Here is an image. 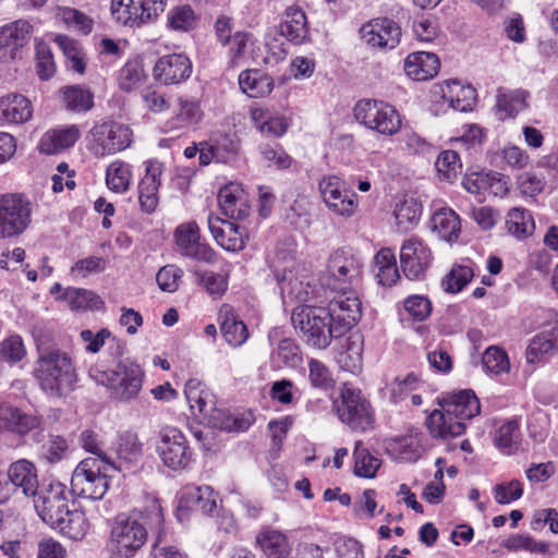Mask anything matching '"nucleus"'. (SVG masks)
Returning a JSON list of instances; mask_svg holds the SVG:
<instances>
[{
    "label": "nucleus",
    "instance_id": "f257e3e1",
    "mask_svg": "<svg viewBox=\"0 0 558 558\" xmlns=\"http://www.w3.org/2000/svg\"><path fill=\"white\" fill-rule=\"evenodd\" d=\"M361 301L349 287L316 289V348L325 349L332 339H339L361 317Z\"/></svg>",
    "mask_w": 558,
    "mask_h": 558
},
{
    "label": "nucleus",
    "instance_id": "f03ea898",
    "mask_svg": "<svg viewBox=\"0 0 558 558\" xmlns=\"http://www.w3.org/2000/svg\"><path fill=\"white\" fill-rule=\"evenodd\" d=\"M34 498L37 514L51 529L71 539L84 537L86 518L82 511L70 509L65 485L60 482L43 483Z\"/></svg>",
    "mask_w": 558,
    "mask_h": 558
},
{
    "label": "nucleus",
    "instance_id": "7ed1b4c3",
    "mask_svg": "<svg viewBox=\"0 0 558 558\" xmlns=\"http://www.w3.org/2000/svg\"><path fill=\"white\" fill-rule=\"evenodd\" d=\"M144 522L125 515H118L111 524L109 545L113 554L120 558H132L147 539V529L157 534L154 544L157 550L163 535V514L158 502L154 501L141 514Z\"/></svg>",
    "mask_w": 558,
    "mask_h": 558
},
{
    "label": "nucleus",
    "instance_id": "20e7f679",
    "mask_svg": "<svg viewBox=\"0 0 558 558\" xmlns=\"http://www.w3.org/2000/svg\"><path fill=\"white\" fill-rule=\"evenodd\" d=\"M316 388L325 391L337 411L339 418L351 429L365 432L374 426V411L368 400L360 390L343 387L338 395L330 372L316 361Z\"/></svg>",
    "mask_w": 558,
    "mask_h": 558
},
{
    "label": "nucleus",
    "instance_id": "39448f33",
    "mask_svg": "<svg viewBox=\"0 0 558 558\" xmlns=\"http://www.w3.org/2000/svg\"><path fill=\"white\" fill-rule=\"evenodd\" d=\"M440 410H434L427 418V426L437 438L457 437L464 433L465 421L480 413L481 405L472 390H462L444 399Z\"/></svg>",
    "mask_w": 558,
    "mask_h": 558
},
{
    "label": "nucleus",
    "instance_id": "423d86ee",
    "mask_svg": "<svg viewBox=\"0 0 558 558\" xmlns=\"http://www.w3.org/2000/svg\"><path fill=\"white\" fill-rule=\"evenodd\" d=\"M38 360L35 377L40 388L50 396H62L74 388L77 376L71 357L56 345L38 340Z\"/></svg>",
    "mask_w": 558,
    "mask_h": 558
},
{
    "label": "nucleus",
    "instance_id": "0eeeda50",
    "mask_svg": "<svg viewBox=\"0 0 558 558\" xmlns=\"http://www.w3.org/2000/svg\"><path fill=\"white\" fill-rule=\"evenodd\" d=\"M110 471H117V466L107 456H104L102 459L86 458L82 460L72 473V494L92 500L101 499L109 487Z\"/></svg>",
    "mask_w": 558,
    "mask_h": 558
},
{
    "label": "nucleus",
    "instance_id": "6e6552de",
    "mask_svg": "<svg viewBox=\"0 0 558 558\" xmlns=\"http://www.w3.org/2000/svg\"><path fill=\"white\" fill-rule=\"evenodd\" d=\"M89 376L97 384L109 388L114 398L128 401L134 399L141 391L145 372L134 361L125 359L120 361L113 369L92 367Z\"/></svg>",
    "mask_w": 558,
    "mask_h": 558
},
{
    "label": "nucleus",
    "instance_id": "1a4fd4ad",
    "mask_svg": "<svg viewBox=\"0 0 558 558\" xmlns=\"http://www.w3.org/2000/svg\"><path fill=\"white\" fill-rule=\"evenodd\" d=\"M362 264L350 248H337L329 254L325 263V270L319 275V289H337L351 286L361 275Z\"/></svg>",
    "mask_w": 558,
    "mask_h": 558
},
{
    "label": "nucleus",
    "instance_id": "9d476101",
    "mask_svg": "<svg viewBox=\"0 0 558 558\" xmlns=\"http://www.w3.org/2000/svg\"><path fill=\"white\" fill-rule=\"evenodd\" d=\"M355 120L385 136H393L401 129V117L398 110L380 100L363 99L354 107Z\"/></svg>",
    "mask_w": 558,
    "mask_h": 558
},
{
    "label": "nucleus",
    "instance_id": "9b49d317",
    "mask_svg": "<svg viewBox=\"0 0 558 558\" xmlns=\"http://www.w3.org/2000/svg\"><path fill=\"white\" fill-rule=\"evenodd\" d=\"M167 0H111V14L120 24L141 27L156 21Z\"/></svg>",
    "mask_w": 558,
    "mask_h": 558
},
{
    "label": "nucleus",
    "instance_id": "f8f14e48",
    "mask_svg": "<svg viewBox=\"0 0 558 558\" xmlns=\"http://www.w3.org/2000/svg\"><path fill=\"white\" fill-rule=\"evenodd\" d=\"M32 204L22 194L0 196V239L22 234L31 223Z\"/></svg>",
    "mask_w": 558,
    "mask_h": 558
},
{
    "label": "nucleus",
    "instance_id": "ddd939ff",
    "mask_svg": "<svg viewBox=\"0 0 558 558\" xmlns=\"http://www.w3.org/2000/svg\"><path fill=\"white\" fill-rule=\"evenodd\" d=\"M89 149L95 156L104 157L124 150L131 145L132 131L119 122H104L90 130Z\"/></svg>",
    "mask_w": 558,
    "mask_h": 558
},
{
    "label": "nucleus",
    "instance_id": "4468645a",
    "mask_svg": "<svg viewBox=\"0 0 558 558\" xmlns=\"http://www.w3.org/2000/svg\"><path fill=\"white\" fill-rule=\"evenodd\" d=\"M156 451L167 468L185 469L192 461V450L185 435L177 427H165L159 432Z\"/></svg>",
    "mask_w": 558,
    "mask_h": 558
},
{
    "label": "nucleus",
    "instance_id": "2eb2a0df",
    "mask_svg": "<svg viewBox=\"0 0 558 558\" xmlns=\"http://www.w3.org/2000/svg\"><path fill=\"white\" fill-rule=\"evenodd\" d=\"M319 191L327 208L336 216L352 217L359 207L357 196L347 190L337 177H329L320 181Z\"/></svg>",
    "mask_w": 558,
    "mask_h": 558
},
{
    "label": "nucleus",
    "instance_id": "dca6fc26",
    "mask_svg": "<svg viewBox=\"0 0 558 558\" xmlns=\"http://www.w3.org/2000/svg\"><path fill=\"white\" fill-rule=\"evenodd\" d=\"M361 38L371 48L393 49L401 39V28L387 17L373 19L360 28Z\"/></svg>",
    "mask_w": 558,
    "mask_h": 558
},
{
    "label": "nucleus",
    "instance_id": "f3484780",
    "mask_svg": "<svg viewBox=\"0 0 558 558\" xmlns=\"http://www.w3.org/2000/svg\"><path fill=\"white\" fill-rule=\"evenodd\" d=\"M174 238L178 251L183 256L208 264L216 262L215 251L199 241V228L196 222L190 221L180 225L175 229Z\"/></svg>",
    "mask_w": 558,
    "mask_h": 558
},
{
    "label": "nucleus",
    "instance_id": "a211bd4d",
    "mask_svg": "<svg viewBox=\"0 0 558 558\" xmlns=\"http://www.w3.org/2000/svg\"><path fill=\"white\" fill-rule=\"evenodd\" d=\"M432 258L429 247L418 239L411 238L401 247V268L405 277L411 280L424 277Z\"/></svg>",
    "mask_w": 558,
    "mask_h": 558
},
{
    "label": "nucleus",
    "instance_id": "6ab92c4d",
    "mask_svg": "<svg viewBox=\"0 0 558 558\" xmlns=\"http://www.w3.org/2000/svg\"><path fill=\"white\" fill-rule=\"evenodd\" d=\"M32 25L19 20L0 27V62H11L20 57L21 49L29 40Z\"/></svg>",
    "mask_w": 558,
    "mask_h": 558
},
{
    "label": "nucleus",
    "instance_id": "aec40b11",
    "mask_svg": "<svg viewBox=\"0 0 558 558\" xmlns=\"http://www.w3.org/2000/svg\"><path fill=\"white\" fill-rule=\"evenodd\" d=\"M192 73V62L184 53H170L160 57L154 65V77L163 85L180 84Z\"/></svg>",
    "mask_w": 558,
    "mask_h": 558
},
{
    "label": "nucleus",
    "instance_id": "412c9836",
    "mask_svg": "<svg viewBox=\"0 0 558 558\" xmlns=\"http://www.w3.org/2000/svg\"><path fill=\"white\" fill-rule=\"evenodd\" d=\"M145 165V175L138 184V201L141 209L151 214L159 203L158 191L161 185L163 165L158 160H148Z\"/></svg>",
    "mask_w": 558,
    "mask_h": 558
},
{
    "label": "nucleus",
    "instance_id": "4be33fe9",
    "mask_svg": "<svg viewBox=\"0 0 558 558\" xmlns=\"http://www.w3.org/2000/svg\"><path fill=\"white\" fill-rule=\"evenodd\" d=\"M218 204L221 213L234 220H242L250 215L248 196L241 184L231 182L218 192Z\"/></svg>",
    "mask_w": 558,
    "mask_h": 558
},
{
    "label": "nucleus",
    "instance_id": "5701e85b",
    "mask_svg": "<svg viewBox=\"0 0 558 558\" xmlns=\"http://www.w3.org/2000/svg\"><path fill=\"white\" fill-rule=\"evenodd\" d=\"M41 426V416L26 413L21 409L0 404V429H5L20 436L27 435Z\"/></svg>",
    "mask_w": 558,
    "mask_h": 558
},
{
    "label": "nucleus",
    "instance_id": "b1692460",
    "mask_svg": "<svg viewBox=\"0 0 558 558\" xmlns=\"http://www.w3.org/2000/svg\"><path fill=\"white\" fill-rule=\"evenodd\" d=\"M207 225L217 244L226 251L236 252L244 248L243 233L238 225L223 220L213 213L207 216Z\"/></svg>",
    "mask_w": 558,
    "mask_h": 558
},
{
    "label": "nucleus",
    "instance_id": "393cba45",
    "mask_svg": "<svg viewBox=\"0 0 558 558\" xmlns=\"http://www.w3.org/2000/svg\"><path fill=\"white\" fill-rule=\"evenodd\" d=\"M7 474L14 486V494L21 490L26 497H35L40 489L37 469L27 459L12 462L8 468Z\"/></svg>",
    "mask_w": 558,
    "mask_h": 558
},
{
    "label": "nucleus",
    "instance_id": "a878e982",
    "mask_svg": "<svg viewBox=\"0 0 558 558\" xmlns=\"http://www.w3.org/2000/svg\"><path fill=\"white\" fill-rule=\"evenodd\" d=\"M228 64L231 68L247 65L255 59L257 40L250 32L238 31L226 46Z\"/></svg>",
    "mask_w": 558,
    "mask_h": 558
},
{
    "label": "nucleus",
    "instance_id": "bb28decb",
    "mask_svg": "<svg viewBox=\"0 0 558 558\" xmlns=\"http://www.w3.org/2000/svg\"><path fill=\"white\" fill-rule=\"evenodd\" d=\"M80 135L81 132L76 125L51 129L41 136L38 149L46 155L59 154L72 147Z\"/></svg>",
    "mask_w": 558,
    "mask_h": 558
},
{
    "label": "nucleus",
    "instance_id": "cd10ccee",
    "mask_svg": "<svg viewBox=\"0 0 558 558\" xmlns=\"http://www.w3.org/2000/svg\"><path fill=\"white\" fill-rule=\"evenodd\" d=\"M440 66L438 57L432 52L410 53L404 60V72L414 81H426L437 74Z\"/></svg>",
    "mask_w": 558,
    "mask_h": 558
},
{
    "label": "nucleus",
    "instance_id": "c85d7f7f",
    "mask_svg": "<svg viewBox=\"0 0 558 558\" xmlns=\"http://www.w3.org/2000/svg\"><path fill=\"white\" fill-rule=\"evenodd\" d=\"M530 94L522 88L499 87L496 92V110L501 120L513 118L527 108Z\"/></svg>",
    "mask_w": 558,
    "mask_h": 558
},
{
    "label": "nucleus",
    "instance_id": "c756f323",
    "mask_svg": "<svg viewBox=\"0 0 558 558\" xmlns=\"http://www.w3.org/2000/svg\"><path fill=\"white\" fill-rule=\"evenodd\" d=\"M218 319L220 323L221 333L230 345L240 347L247 340V327L238 318L231 305L223 304L220 307Z\"/></svg>",
    "mask_w": 558,
    "mask_h": 558
},
{
    "label": "nucleus",
    "instance_id": "7c9ffc66",
    "mask_svg": "<svg viewBox=\"0 0 558 558\" xmlns=\"http://www.w3.org/2000/svg\"><path fill=\"white\" fill-rule=\"evenodd\" d=\"M184 393L194 414L197 412L199 415L209 417L213 424L220 418L222 411L215 408L213 397L207 391L199 389L197 380H189Z\"/></svg>",
    "mask_w": 558,
    "mask_h": 558
},
{
    "label": "nucleus",
    "instance_id": "2f4dec72",
    "mask_svg": "<svg viewBox=\"0 0 558 558\" xmlns=\"http://www.w3.org/2000/svg\"><path fill=\"white\" fill-rule=\"evenodd\" d=\"M31 101L23 95L12 94L0 98V120L20 124L32 118Z\"/></svg>",
    "mask_w": 558,
    "mask_h": 558
},
{
    "label": "nucleus",
    "instance_id": "473e14b6",
    "mask_svg": "<svg viewBox=\"0 0 558 558\" xmlns=\"http://www.w3.org/2000/svg\"><path fill=\"white\" fill-rule=\"evenodd\" d=\"M278 33L295 45L302 44L310 35L304 12L300 9L289 8L278 26Z\"/></svg>",
    "mask_w": 558,
    "mask_h": 558
},
{
    "label": "nucleus",
    "instance_id": "72a5a7b5",
    "mask_svg": "<svg viewBox=\"0 0 558 558\" xmlns=\"http://www.w3.org/2000/svg\"><path fill=\"white\" fill-rule=\"evenodd\" d=\"M250 118L254 126L266 136H282L288 129L286 119L264 107H251Z\"/></svg>",
    "mask_w": 558,
    "mask_h": 558
},
{
    "label": "nucleus",
    "instance_id": "f704fd0d",
    "mask_svg": "<svg viewBox=\"0 0 558 558\" xmlns=\"http://www.w3.org/2000/svg\"><path fill=\"white\" fill-rule=\"evenodd\" d=\"M203 116L198 100L180 97L178 99V110L168 121V125L172 130L192 129L202 121Z\"/></svg>",
    "mask_w": 558,
    "mask_h": 558
},
{
    "label": "nucleus",
    "instance_id": "c9c22d12",
    "mask_svg": "<svg viewBox=\"0 0 558 558\" xmlns=\"http://www.w3.org/2000/svg\"><path fill=\"white\" fill-rule=\"evenodd\" d=\"M432 229L439 239L453 243L461 233L460 218L451 208H440L432 217Z\"/></svg>",
    "mask_w": 558,
    "mask_h": 558
},
{
    "label": "nucleus",
    "instance_id": "e433bc0d",
    "mask_svg": "<svg viewBox=\"0 0 558 558\" xmlns=\"http://www.w3.org/2000/svg\"><path fill=\"white\" fill-rule=\"evenodd\" d=\"M442 97L450 107L460 112L471 111L475 105L476 92L470 85H463L459 81L447 82L441 88Z\"/></svg>",
    "mask_w": 558,
    "mask_h": 558
},
{
    "label": "nucleus",
    "instance_id": "4c0bfd02",
    "mask_svg": "<svg viewBox=\"0 0 558 558\" xmlns=\"http://www.w3.org/2000/svg\"><path fill=\"white\" fill-rule=\"evenodd\" d=\"M241 90L250 97H264L271 93L272 80L258 70H244L239 75Z\"/></svg>",
    "mask_w": 558,
    "mask_h": 558
},
{
    "label": "nucleus",
    "instance_id": "58836bf2",
    "mask_svg": "<svg viewBox=\"0 0 558 558\" xmlns=\"http://www.w3.org/2000/svg\"><path fill=\"white\" fill-rule=\"evenodd\" d=\"M256 541L268 558H288L290 555L288 539L279 531L266 529L258 534Z\"/></svg>",
    "mask_w": 558,
    "mask_h": 558
},
{
    "label": "nucleus",
    "instance_id": "ea45409f",
    "mask_svg": "<svg viewBox=\"0 0 558 558\" xmlns=\"http://www.w3.org/2000/svg\"><path fill=\"white\" fill-rule=\"evenodd\" d=\"M217 498L218 495L210 486L203 485L186 493L183 500L190 509L211 515L217 509Z\"/></svg>",
    "mask_w": 558,
    "mask_h": 558
},
{
    "label": "nucleus",
    "instance_id": "a19ab883",
    "mask_svg": "<svg viewBox=\"0 0 558 558\" xmlns=\"http://www.w3.org/2000/svg\"><path fill=\"white\" fill-rule=\"evenodd\" d=\"M375 274L381 286L390 287L399 279L396 256L391 248H381L374 257Z\"/></svg>",
    "mask_w": 558,
    "mask_h": 558
},
{
    "label": "nucleus",
    "instance_id": "79ce46f5",
    "mask_svg": "<svg viewBox=\"0 0 558 558\" xmlns=\"http://www.w3.org/2000/svg\"><path fill=\"white\" fill-rule=\"evenodd\" d=\"M420 438L416 435L397 437L389 441L387 450L402 462L415 461L420 457Z\"/></svg>",
    "mask_w": 558,
    "mask_h": 558
},
{
    "label": "nucleus",
    "instance_id": "37998d69",
    "mask_svg": "<svg viewBox=\"0 0 558 558\" xmlns=\"http://www.w3.org/2000/svg\"><path fill=\"white\" fill-rule=\"evenodd\" d=\"M63 102L68 110L85 112L94 105V95L81 85L65 86L61 89Z\"/></svg>",
    "mask_w": 558,
    "mask_h": 558
},
{
    "label": "nucleus",
    "instance_id": "c03bdc74",
    "mask_svg": "<svg viewBox=\"0 0 558 558\" xmlns=\"http://www.w3.org/2000/svg\"><path fill=\"white\" fill-rule=\"evenodd\" d=\"M506 226L508 232L518 239L531 235L535 228L532 215L526 209L519 207L509 210Z\"/></svg>",
    "mask_w": 558,
    "mask_h": 558
},
{
    "label": "nucleus",
    "instance_id": "a18cd8bd",
    "mask_svg": "<svg viewBox=\"0 0 558 558\" xmlns=\"http://www.w3.org/2000/svg\"><path fill=\"white\" fill-rule=\"evenodd\" d=\"M56 44L66 58L69 69L83 74L85 72L86 62L85 53L83 52L81 45L76 40L64 35L57 36Z\"/></svg>",
    "mask_w": 558,
    "mask_h": 558
},
{
    "label": "nucleus",
    "instance_id": "49530a36",
    "mask_svg": "<svg viewBox=\"0 0 558 558\" xmlns=\"http://www.w3.org/2000/svg\"><path fill=\"white\" fill-rule=\"evenodd\" d=\"M558 345V329L543 331L536 335L526 349V360L530 363L538 361L539 356L549 353Z\"/></svg>",
    "mask_w": 558,
    "mask_h": 558
},
{
    "label": "nucleus",
    "instance_id": "de8ad7c7",
    "mask_svg": "<svg viewBox=\"0 0 558 558\" xmlns=\"http://www.w3.org/2000/svg\"><path fill=\"white\" fill-rule=\"evenodd\" d=\"M422 205L413 197L400 202L395 210L396 221L399 230L409 231L420 219Z\"/></svg>",
    "mask_w": 558,
    "mask_h": 558
},
{
    "label": "nucleus",
    "instance_id": "09e8293b",
    "mask_svg": "<svg viewBox=\"0 0 558 558\" xmlns=\"http://www.w3.org/2000/svg\"><path fill=\"white\" fill-rule=\"evenodd\" d=\"M72 310H99L104 302L93 291L80 288H68L63 294Z\"/></svg>",
    "mask_w": 558,
    "mask_h": 558
},
{
    "label": "nucleus",
    "instance_id": "8fccbe9b",
    "mask_svg": "<svg viewBox=\"0 0 558 558\" xmlns=\"http://www.w3.org/2000/svg\"><path fill=\"white\" fill-rule=\"evenodd\" d=\"M114 451L119 459L135 462L143 454V445L135 433L125 432L118 436Z\"/></svg>",
    "mask_w": 558,
    "mask_h": 558
},
{
    "label": "nucleus",
    "instance_id": "3c124183",
    "mask_svg": "<svg viewBox=\"0 0 558 558\" xmlns=\"http://www.w3.org/2000/svg\"><path fill=\"white\" fill-rule=\"evenodd\" d=\"M353 456L354 474L360 477L373 478L380 466V460L363 448L361 441L355 444Z\"/></svg>",
    "mask_w": 558,
    "mask_h": 558
},
{
    "label": "nucleus",
    "instance_id": "603ef678",
    "mask_svg": "<svg viewBox=\"0 0 558 558\" xmlns=\"http://www.w3.org/2000/svg\"><path fill=\"white\" fill-rule=\"evenodd\" d=\"M197 17L189 4L177 5L167 14V26L175 32H189L196 25Z\"/></svg>",
    "mask_w": 558,
    "mask_h": 558
},
{
    "label": "nucleus",
    "instance_id": "864d4df0",
    "mask_svg": "<svg viewBox=\"0 0 558 558\" xmlns=\"http://www.w3.org/2000/svg\"><path fill=\"white\" fill-rule=\"evenodd\" d=\"M400 144L402 150L410 156L424 157L434 153L433 144L413 130H403L400 137Z\"/></svg>",
    "mask_w": 558,
    "mask_h": 558
},
{
    "label": "nucleus",
    "instance_id": "5fc2aeb1",
    "mask_svg": "<svg viewBox=\"0 0 558 558\" xmlns=\"http://www.w3.org/2000/svg\"><path fill=\"white\" fill-rule=\"evenodd\" d=\"M131 167L124 162H112L106 171V183L116 193H124L131 183Z\"/></svg>",
    "mask_w": 558,
    "mask_h": 558
},
{
    "label": "nucleus",
    "instance_id": "6e6d98bb",
    "mask_svg": "<svg viewBox=\"0 0 558 558\" xmlns=\"http://www.w3.org/2000/svg\"><path fill=\"white\" fill-rule=\"evenodd\" d=\"M145 77L142 64L136 60L129 61L119 72V87L130 93L138 88L144 83Z\"/></svg>",
    "mask_w": 558,
    "mask_h": 558
},
{
    "label": "nucleus",
    "instance_id": "4d7b16f0",
    "mask_svg": "<svg viewBox=\"0 0 558 558\" xmlns=\"http://www.w3.org/2000/svg\"><path fill=\"white\" fill-rule=\"evenodd\" d=\"M69 452L68 440L60 435H50L40 448L39 457L50 464L58 463L66 458Z\"/></svg>",
    "mask_w": 558,
    "mask_h": 558
},
{
    "label": "nucleus",
    "instance_id": "13d9d810",
    "mask_svg": "<svg viewBox=\"0 0 558 558\" xmlns=\"http://www.w3.org/2000/svg\"><path fill=\"white\" fill-rule=\"evenodd\" d=\"M313 307L311 305L296 306L291 315V322L295 330L299 331L310 343L314 340Z\"/></svg>",
    "mask_w": 558,
    "mask_h": 558
},
{
    "label": "nucleus",
    "instance_id": "bf43d9fd",
    "mask_svg": "<svg viewBox=\"0 0 558 558\" xmlns=\"http://www.w3.org/2000/svg\"><path fill=\"white\" fill-rule=\"evenodd\" d=\"M473 278V270L469 266L454 265L445 276L441 286L446 292H460Z\"/></svg>",
    "mask_w": 558,
    "mask_h": 558
},
{
    "label": "nucleus",
    "instance_id": "052dcab7",
    "mask_svg": "<svg viewBox=\"0 0 558 558\" xmlns=\"http://www.w3.org/2000/svg\"><path fill=\"white\" fill-rule=\"evenodd\" d=\"M301 362L299 348L289 339L280 341L277 351L271 355V363L277 367H295Z\"/></svg>",
    "mask_w": 558,
    "mask_h": 558
},
{
    "label": "nucleus",
    "instance_id": "680f3d73",
    "mask_svg": "<svg viewBox=\"0 0 558 558\" xmlns=\"http://www.w3.org/2000/svg\"><path fill=\"white\" fill-rule=\"evenodd\" d=\"M519 425L515 421H508L496 432L495 444L505 453H512L519 440Z\"/></svg>",
    "mask_w": 558,
    "mask_h": 558
},
{
    "label": "nucleus",
    "instance_id": "e2e57ef3",
    "mask_svg": "<svg viewBox=\"0 0 558 558\" xmlns=\"http://www.w3.org/2000/svg\"><path fill=\"white\" fill-rule=\"evenodd\" d=\"M482 362L487 372L496 375L507 373L510 368L507 353L497 347L486 349Z\"/></svg>",
    "mask_w": 558,
    "mask_h": 558
},
{
    "label": "nucleus",
    "instance_id": "0e129e2a",
    "mask_svg": "<svg viewBox=\"0 0 558 558\" xmlns=\"http://www.w3.org/2000/svg\"><path fill=\"white\" fill-rule=\"evenodd\" d=\"M502 546L509 550L524 549L530 553L544 554L547 551L546 543L536 542L533 537L523 534L512 535L505 539Z\"/></svg>",
    "mask_w": 558,
    "mask_h": 558
},
{
    "label": "nucleus",
    "instance_id": "69168bd1",
    "mask_svg": "<svg viewBox=\"0 0 558 558\" xmlns=\"http://www.w3.org/2000/svg\"><path fill=\"white\" fill-rule=\"evenodd\" d=\"M60 17L70 28L81 32L84 35L89 34L93 29V20L76 9H62Z\"/></svg>",
    "mask_w": 558,
    "mask_h": 558
},
{
    "label": "nucleus",
    "instance_id": "338daca9",
    "mask_svg": "<svg viewBox=\"0 0 558 558\" xmlns=\"http://www.w3.org/2000/svg\"><path fill=\"white\" fill-rule=\"evenodd\" d=\"M253 421L252 413L233 415L222 412L220 418L214 423V426L228 432H244L253 424Z\"/></svg>",
    "mask_w": 558,
    "mask_h": 558
},
{
    "label": "nucleus",
    "instance_id": "774afa93",
    "mask_svg": "<svg viewBox=\"0 0 558 558\" xmlns=\"http://www.w3.org/2000/svg\"><path fill=\"white\" fill-rule=\"evenodd\" d=\"M437 171L448 181L457 177L461 169L460 157L454 150H445L440 153L436 160Z\"/></svg>",
    "mask_w": 558,
    "mask_h": 558
}]
</instances>
